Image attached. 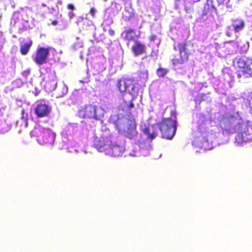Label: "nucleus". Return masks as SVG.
<instances>
[{
  "mask_svg": "<svg viewBox=\"0 0 252 252\" xmlns=\"http://www.w3.org/2000/svg\"><path fill=\"white\" fill-rule=\"evenodd\" d=\"M125 132L126 136L129 139H132L136 135L137 132L134 120L129 121V123H127Z\"/></svg>",
  "mask_w": 252,
  "mask_h": 252,
  "instance_id": "obj_13",
  "label": "nucleus"
},
{
  "mask_svg": "<svg viewBox=\"0 0 252 252\" xmlns=\"http://www.w3.org/2000/svg\"><path fill=\"white\" fill-rule=\"evenodd\" d=\"M234 67L237 69V77L248 78L252 75V60L246 56L236 57L233 61Z\"/></svg>",
  "mask_w": 252,
  "mask_h": 252,
  "instance_id": "obj_1",
  "label": "nucleus"
},
{
  "mask_svg": "<svg viewBox=\"0 0 252 252\" xmlns=\"http://www.w3.org/2000/svg\"><path fill=\"white\" fill-rule=\"evenodd\" d=\"M52 80L46 81L45 85V87L50 91L54 90L56 88L57 85V77L55 74H52Z\"/></svg>",
  "mask_w": 252,
  "mask_h": 252,
  "instance_id": "obj_15",
  "label": "nucleus"
},
{
  "mask_svg": "<svg viewBox=\"0 0 252 252\" xmlns=\"http://www.w3.org/2000/svg\"><path fill=\"white\" fill-rule=\"evenodd\" d=\"M144 133L147 135V138L150 140L154 139L157 135V132L156 130L150 132V129L149 127H146L144 129Z\"/></svg>",
  "mask_w": 252,
  "mask_h": 252,
  "instance_id": "obj_18",
  "label": "nucleus"
},
{
  "mask_svg": "<svg viewBox=\"0 0 252 252\" xmlns=\"http://www.w3.org/2000/svg\"><path fill=\"white\" fill-rule=\"evenodd\" d=\"M134 107V104L132 101H130L129 104L127 105V107L128 109H131Z\"/></svg>",
  "mask_w": 252,
  "mask_h": 252,
  "instance_id": "obj_29",
  "label": "nucleus"
},
{
  "mask_svg": "<svg viewBox=\"0 0 252 252\" xmlns=\"http://www.w3.org/2000/svg\"><path fill=\"white\" fill-rule=\"evenodd\" d=\"M158 54V50L153 49L149 54V56L151 57H157Z\"/></svg>",
  "mask_w": 252,
  "mask_h": 252,
  "instance_id": "obj_23",
  "label": "nucleus"
},
{
  "mask_svg": "<svg viewBox=\"0 0 252 252\" xmlns=\"http://www.w3.org/2000/svg\"><path fill=\"white\" fill-rule=\"evenodd\" d=\"M200 126H201V124H200L199 125V128L200 127Z\"/></svg>",
  "mask_w": 252,
  "mask_h": 252,
  "instance_id": "obj_33",
  "label": "nucleus"
},
{
  "mask_svg": "<svg viewBox=\"0 0 252 252\" xmlns=\"http://www.w3.org/2000/svg\"><path fill=\"white\" fill-rule=\"evenodd\" d=\"M98 110L97 106L88 104L81 107L77 114L79 117L82 119H94L99 120L101 118V115L98 113Z\"/></svg>",
  "mask_w": 252,
  "mask_h": 252,
  "instance_id": "obj_4",
  "label": "nucleus"
},
{
  "mask_svg": "<svg viewBox=\"0 0 252 252\" xmlns=\"http://www.w3.org/2000/svg\"><path fill=\"white\" fill-rule=\"evenodd\" d=\"M52 110L51 106L45 103H39L34 108V113L37 118L48 117Z\"/></svg>",
  "mask_w": 252,
  "mask_h": 252,
  "instance_id": "obj_9",
  "label": "nucleus"
},
{
  "mask_svg": "<svg viewBox=\"0 0 252 252\" xmlns=\"http://www.w3.org/2000/svg\"><path fill=\"white\" fill-rule=\"evenodd\" d=\"M210 5L208 3L205 4L202 10L201 16H204L207 15L210 13Z\"/></svg>",
  "mask_w": 252,
  "mask_h": 252,
  "instance_id": "obj_20",
  "label": "nucleus"
},
{
  "mask_svg": "<svg viewBox=\"0 0 252 252\" xmlns=\"http://www.w3.org/2000/svg\"><path fill=\"white\" fill-rule=\"evenodd\" d=\"M29 74H30V70H24L22 72V75L23 76H26V77L28 75H29Z\"/></svg>",
  "mask_w": 252,
  "mask_h": 252,
  "instance_id": "obj_28",
  "label": "nucleus"
},
{
  "mask_svg": "<svg viewBox=\"0 0 252 252\" xmlns=\"http://www.w3.org/2000/svg\"><path fill=\"white\" fill-rule=\"evenodd\" d=\"M246 105L249 109L251 113H252V92L249 96V99L246 103Z\"/></svg>",
  "mask_w": 252,
  "mask_h": 252,
  "instance_id": "obj_21",
  "label": "nucleus"
},
{
  "mask_svg": "<svg viewBox=\"0 0 252 252\" xmlns=\"http://www.w3.org/2000/svg\"><path fill=\"white\" fill-rule=\"evenodd\" d=\"M32 44V40H30L28 42L22 44L20 47V53L23 55H27L31 47Z\"/></svg>",
  "mask_w": 252,
  "mask_h": 252,
  "instance_id": "obj_16",
  "label": "nucleus"
},
{
  "mask_svg": "<svg viewBox=\"0 0 252 252\" xmlns=\"http://www.w3.org/2000/svg\"><path fill=\"white\" fill-rule=\"evenodd\" d=\"M67 8L68 9H70L71 10H73L75 9L74 6L71 3L68 4L67 5Z\"/></svg>",
  "mask_w": 252,
  "mask_h": 252,
  "instance_id": "obj_26",
  "label": "nucleus"
},
{
  "mask_svg": "<svg viewBox=\"0 0 252 252\" xmlns=\"http://www.w3.org/2000/svg\"><path fill=\"white\" fill-rule=\"evenodd\" d=\"M245 22L241 19H236L233 24V27L235 32H238L245 27Z\"/></svg>",
  "mask_w": 252,
  "mask_h": 252,
  "instance_id": "obj_17",
  "label": "nucleus"
},
{
  "mask_svg": "<svg viewBox=\"0 0 252 252\" xmlns=\"http://www.w3.org/2000/svg\"><path fill=\"white\" fill-rule=\"evenodd\" d=\"M75 16V14L73 11L68 12V17L70 19H72Z\"/></svg>",
  "mask_w": 252,
  "mask_h": 252,
  "instance_id": "obj_27",
  "label": "nucleus"
},
{
  "mask_svg": "<svg viewBox=\"0 0 252 252\" xmlns=\"http://www.w3.org/2000/svg\"><path fill=\"white\" fill-rule=\"evenodd\" d=\"M111 138L112 137L110 136L95 138L94 143V147L99 151L105 153V149L107 145L111 142Z\"/></svg>",
  "mask_w": 252,
  "mask_h": 252,
  "instance_id": "obj_11",
  "label": "nucleus"
},
{
  "mask_svg": "<svg viewBox=\"0 0 252 252\" xmlns=\"http://www.w3.org/2000/svg\"><path fill=\"white\" fill-rule=\"evenodd\" d=\"M117 87L121 93L131 94L135 89L134 79L129 78H122L117 81Z\"/></svg>",
  "mask_w": 252,
  "mask_h": 252,
  "instance_id": "obj_7",
  "label": "nucleus"
},
{
  "mask_svg": "<svg viewBox=\"0 0 252 252\" xmlns=\"http://www.w3.org/2000/svg\"><path fill=\"white\" fill-rule=\"evenodd\" d=\"M189 46V44L187 42H182L178 44L179 58L172 59V63L174 65L183 64L188 61L189 56L190 55V53L188 49V47Z\"/></svg>",
  "mask_w": 252,
  "mask_h": 252,
  "instance_id": "obj_6",
  "label": "nucleus"
},
{
  "mask_svg": "<svg viewBox=\"0 0 252 252\" xmlns=\"http://www.w3.org/2000/svg\"><path fill=\"white\" fill-rule=\"evenodd\" d=\"M31 133L40 144L52 145L55 141V133L49 128L39 126L34 128Z\"/></svg>",
  "mask_w": 252,
  "mask_h": 252,
  "instance_id": "obj_3",
  "label": "nucleus"
},
{
  "mask_svg": "<svg viewBox=\"0 0 252 252\" xmlns=\"http://www.w3.org/2000/svg\"><path fill=\"white\" fill-rule=\"evenodd\" d=\"M50 50V47L38 48L36 50L35 56L34 59L35 63L39 65L45 63L49 55Z\"/></svg>",
  "mask_w": 252,
  "mask_h": 252,
  "instance_id": "obj_10",
  "label": "nucleus"
},
{
  "mask_svg": "<svg viewBox=\"0 0 252 252\" xmlns=\"http://www.w3.org/2000/svg\"><path fill=\"white\" fill-rule=\"evenodd\" d=\"M124 151V147L118 144L113 137L111 138V142L107 145L105 149V154L114 157L121 155Z\"/></svg>",
  "mask_w": 252,
  "mask_h": 252,
  "instance_id": "obj_8",
  "label": "nucleus"
},
{
  "mask_svg": "<svg viewBox=\"0 0 252 252\" xmlns=\"http://www.w3.org/2000/svg\"><path fill=\"white\" fill-rule=\"evenodd\" d=\"M159 129L162 138L171 140L177 130V121L171 118H164L156 124Z\"/></svg>",
  "mask_w": 252,
  "mask_h": 252,
  "instance_id": "obj_2",
  "label": "nucleus"
},
{
  "mask_svg": "<svg viewBox=\"0 0 252 252\" xmlns=\"http://www.w3.org/2000/svg\"><path fill=\"white\" fill-rule=\"evenodd\" d=\"M51 24L53 26H56L58 24V21L57 20H53Z\"/></svg>",
  "mask_w": 252,
  "mask_h": 252,
  "instance_id": "obj_30",
  "label": "nucleus"
},
{
  "mask_svg": "<svg viewBox=\"0 0 252 252\" xmlns=\"http://www.w3.org/2000/svg\"><path fill=\"white\" fill-rule=\"evenodd\" d=\"M130 50L133 55L135 57L139 56L147 53L145 44L139 40L134 41Z\"/></svg>",
  "mask_w": 252,
  "mask_h": 252,
  "instance_id": "obj_12",
  "label": "nucleus"
},
{
  "mask_svg": "<svg viewBox=\"0 0 252 252\" xmlns=\"http://www.w3.org/2000/svg\"><path fill=\"white\" fill-rule=\"evenodd\" d=\"M96 13V10L94 8L92 7L90 9V10L89 11V13L93 16L94 17L95 15V14Z\"/></svg>",
  "mask_w": 252,
  "mask_h": 252,
  "instance_id": "obj_25",
  "label": "nucleus"
},
{
  "mask_svg": "<svg viewBox=\"0 0 252 252\" xmlns=\"http://www.w3.org/2000/svg\"><path fill=\"white\" fill-rule=\"evenodd\" d=\"M231 0H217L219 5L225 6L227 7H231V4L230 3Z\"/></svg>",
  "mask_w": 252,
  "mask_h": 252,
  "instance_id": "obj_19",
  "label": "nucleus"
},
{
  "mask_svg": "<svg viewBox=\"0 0 252 252\" xmlns=\"http://www.w3.org/2000/svg\"><path fill=\"white\" fill-rule=\"evenodd\" d=\"M125 33V40L129 42L131 41L134 42L135 39H138L140 36V34H136V32L134 29H128L124 31Z\"/></svg>",
  "mask_w": 252,
  "mask_h": 252,
  "instance_id": "obj_14",
  "label": "nucleus"
},
{
  "mask_svg": "<svg viewBox=\"0 0 252 252\" xmlns=\"http://www.w3.org/2000/svg\"><path fill=\"white\" fill-rule=\"evenodd\" d=\"M110 34L111 35H114V32L113 31H110Z\"/></svg>",
  "mask_w": 252,
  "mask_h": 252,
  "instance_id": "obj_31",
  "label": "nucleus"
},
{
  "mask_svg": "<svg viewBox=\"0 0 252 252\" xmlns=\"http://www.w3.org/2000/svg\"><path fill=\"white\" fill-rule=\"evenodd\" d=\"M167 72V70L163 68L160 67L157 69L158 75L160 77L164 76L166 74Z\"/></svg>",
  "mask_w": 252,
  "mask_h": 252,
  "instance_id": "obj_22",
  "label": "nucleus"
},
{
  "mask_svg": "<svg viewBox=\"0 0 252 252\" xmlns=\"http://www.w3.org/2000/svg\"><path fill=\"white\" fill-rule=\"evenodd\" d=\"M157 36L156 34H153L149 36L148 39L150 41H153L157 38Z\"/></svg>",
  "mask_w": 252,
  "mask_h": 252,
  "instance_id": "obj_24",
  "label": "nucleus"
},
{
  "mask_svg": "<svg viewBox=\"0 0 252 252\" xmlns=\"http://www.w3.org/2000/svg\"><path fill=\"white\" fill-rule=\"evenodd\" d=\"M41 5H42V6H43V7H45V6H46V4H45V3H42Z\"/></svg>",
  "mask_w": 252,
  "mask_h": 252,
  "instance_id": "obj_32",
  "label": "nucleus"
},
{
  "mask_svg": "<svg viewBox=\"0 0 252 252\" xmlns=\"http://www.w3.org/2000/svg\"><path fill=\"white\" fill-rule=\"evenodd\" d=\"M252 141V124L243 126L235 136V142L238 145Z\"/></svg>",
  "mask_w": 252,
  "mask_h": 252,
  "instance_id": "obj_5",
  "label": "nucleus"
}]
</instances>
